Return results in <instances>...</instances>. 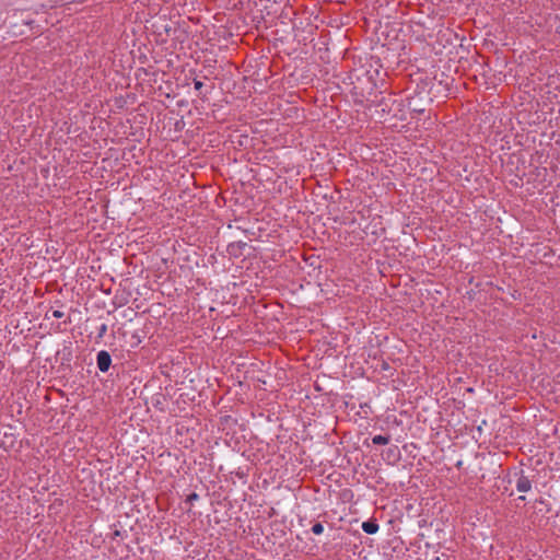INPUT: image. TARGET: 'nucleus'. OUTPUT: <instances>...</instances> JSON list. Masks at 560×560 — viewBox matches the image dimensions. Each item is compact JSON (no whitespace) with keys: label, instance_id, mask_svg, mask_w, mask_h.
Segmentation results:
<instances>
[{"label":"nucleus","instance_id":"0eeeda50","mask_svg":"<svg viewBox=\"0 0 560 560\" xmlns=\"http://www.w3.org/2000/svg\"><path fill=\"white\" fill-rule=\"evenodd\" d=\"M194 86H195V89H196V90H200V89L202 88V82H201V81H197V80H196V81L194 82Z\"/></svg>","mask_w":560,"mask_h":560},{"label":"nucleus","instance_id":"f03ea898","mask_svg":"<svg viewBox=\"0 0 560 560\" xmlns=\"http://www.w3.org/2000/svg\"><path fill=\"white\" fill-rule=\"evenodd\" d=\"M532 488V483H530V480L525 477V476H521L517 481H516V489L517 491L520 492H528Z\"/></svg>","mask_w":560,"mask_h":560},{"label":"nucleus","instance_id":"423d86ee","mask_svg":"<svg viewBox=\"0 0 560 560\" xmlns=\"http://www.w3.org/2000/svg\"><path fill=\"white\" fill-rule=\"evenodd\" d=\"M63 312L62 311H59V310H55L51 312V316L55 317V318H61L63 317Z\"/></svg>","mask_w":560,"mask_h":560},{"label":"nucleus","instance_id":"6e6552de","mask_svg":"<svg viewBox=\"0 0 560 560\" xmlns=\"http://www.w3.org/2000/svg\"><path fill=\"white\" fill-rule=\"evenodd\" d=\"M198 499V494L197 493H191L189 497H188V500H197Z\"/></svg>","mask_w":560,"mask_h":560},{"label":"nucleus","instance_id":"39448f33","mask_svg":"<svg viewBox=\"0 0 560 560\" xmlns=\"http://www.w3.org/2000/svg\"><path fill=\"white\" fill-rule=\"evenodd\" d=\"M312 532L313 534L315 535H320L323 534L324 532V526L322 523H315L313 526H312Z\"/></svg>","mask_w":560,"mask_h":560},{"label":"nucleus","instance_id":"7ed1b4c3","mask_svg":"<svg viewBox=\"0 0 560 560\" xmlns=\"http://www.w3.org/2000/svg\"><path fill=\"white\" fill-rule=\"evenodd\" d=\"M362 529L364 533L373 535L378 532L380 526H378V524H376L374 522H363Z\"/></svg>","mask_w":560,"mask_h":560},{"label":"nucleus","instance_id":"20e7f679","mask_svg":"<svg viewBox=\"0 0 560 560\" xmlns=\"http://www.w3.org/2000/svg\"><path fill=\"white\" fill-rule=\"evenodd\" d=\"M389 440H390L389 436L375 435V436H373L372 442L375 445H386L389 443Z\"/></svg>","mask_w":560,"mask_h":560},{"label":"nucleus","instance_id":"f257e3e1","mask_svg":"<svg viewBox=\"0 0 560 560\" xmlns=\"http://www.w3.org/2000/svg\"><path fill=\"white\" fill-rule=\"evenodd\" d=\"M110 363H112V358L108 352H106V351L98 352L97 368L100 369V371H102V372L108 371Z\"/></svg>","mask_w":560,"mask_h":560}]
</instances>
